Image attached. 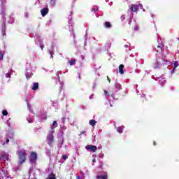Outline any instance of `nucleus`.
Returning <instances> with one entry per match:
<instances>
[{"instance_id": "1", "label": "nucleus", "mask_w": 179, "mask_h": 179, "mask_svg": "<svg viewBox=\"0 0 179 179\" xmlns=\"http://www.w3.org/2000/svg\"><path fill=\"white\" fill-rule=\"evenodd\" d=\"M26 156H27L26 151H22V150L18 151V160H17L18 166H22L23 163L26 162V160H27Z\"/></svg>"}, {"instance_id": "2", "label": "nucleus", "mask_w": 179, "mask_h": 179, "mask_svg": "<svg viewBox=\"0 0 179 179\" xmlns=\"http://www.w3.org/2000/svg\"><path fill=\"white\" fill-rule=\"evenodd\" d=\"M37 152H31L30 155H29V162L31 164H34V163H36V162H37Z\"/></svg>"}, {"instance_id": "3", "label": "nucleus", "mask_w": 179, "mask_h": 179, "mask_svg": "<svg viewBox=\"0 0 179 179\" xmlns=\"http://www.w3.org/2000/svg\"><path fill=\"white\" fill-rule=\"evenodd\" d=\"M54 141V135L50 133L48 136V144L49 146H52V142Z\"/></svg>"}, {"instance_id": "4", "label": "nucleus", "mask_w": 179, "mask_h": 179, "mask_svg": "<svg viewBox=\"0 0 179 179\" xmlns=\"http://www.w3.org/2000/svg\"><path fill=\"white\" fill-rule=\"evenodd\" d=\"M85 149L87 150H90L91 152H94L97 150V147L93 145H87L85 146Z\"/></svg>"}, {"instance_id": "5", "label": "nucleus", "mask_w": 179, "mask_h": 179, "mask_svg": "<svg viewBox=\"0 0 179 179\" xmlns=\"http://www.w3.org/2000/svg\"><path fill=\"white\" fill-rule=\"evenodd\" d=\"M1 160H9V155L5 152H3L0 156Z\"/></svg>"}, {"instance_id": "6", "label": "nucleus", "mask_w": 179, "mask_h": 179, "mask_svg": "<svg viewBox=\"0 0 179 179\" xmlns=\"http://www.w3.org/2000/svg\"><path fill=\"white\" fill-rule=\"evenodd\" d=\"M48 12H50V10L48 9V8H43L41 10V13L43 17H44L45 16H47V15L48 14Z\"/></svg>"}, {"instance_id": "7", "label": "nucleus", "mask_w": 179, "mask_h": 179, "mask_svg": "<svg viewBox=\"0 0 179 179\" xmlns=\"http://www.w3.org/2000/svg\"><path fill=\"white\" fill-rule=\"evenodd\" d=\"M130 10H131V12H138V5L131 4Z\"/></svg>"}, {"instance_id": "8", "label": "nucleus", "mask_w": 179, "mask_h": 179, "mask_svg": "<svg viewBox=\"0 0 179 179\" xmlns=\"http://www.w3.org/2000/svg\"><path fill=\"white\" fill-rule=\"evenodd\" d=\"M97 179H108V176L107 175V173H104L103 175H100V176H96Z\"/></svg>"}, {"instance_id": "9", "label": "nucleus", "mask_w": 179, "mask_h": 179, "mask_svg": "<svg viewBox=\"0 0 179 179\" xmlns=\"http://www.w3.org/2000/svg\"><path fill=\"white\" fill-rule=\"evenodd\" d=\"M152 66L154 69H157L159 68V61L157 59H155L152 63Z\"/></svg>"}, {"instance_id": "10", "label": "nucleus", "mask_w": 179, "mask_h": 179, "mask_svg": "<svg viewBox=\"0 0 179 179\" xmlns=\"http://www.w3.org/2000/svg\"><path fill=\"white\" fill-rule=\"evenodd\" d=\"M124 64H120L119 66V73H120V75H124Z\"/></svg>"}, {"instance_id": "11", "label": "nucleus", "mask_w": 179, "mask_h": 179, "mask_svg": "<svg viewBox=\"0 0 179 179\" xmlns=\"http://www.w3.org/2000/svg\"><path fill=\"white\" fill-rule=\"evenodd\" d=\"M38 83H34L33 86H32V90H38Z\"/></svg>"}, {"instance_id": "12", "label": "nucleus", "mask_w": 179, "mask_h": 179, "mask_svg": "<svg viewBox=\"0 0 179 179\" xmlns=\"http://www.w3.org/2000/svg\"><path fill=\"white\" fill-rule=\"evenodd\" d=\"M48 179H57V178L55 177V174H54V173H51Z\"/></svg>"}, {"instance_id": "13", "label": "nucleus", "mask_w": 179, "mask_h": 179, "mask_svg": "<svg viewBox=\"0 0 179 179\" xmlns=\"http://www.w3.org/2000/svg\"><path fill=\"white\" fill-rule=\"evenodd\" d=\"M105 26L106 29H110L111 23L110 22H105Z\"/></svg>"}, {"instance_id": "14", "label": "nucleus", "mask_w": 179, "mask_h": 179, "mask_svg": "<svg viewBox=\"0 0 179 179\" xmlns=\"http://www.w3.org/2000/svg\"><path fill=\"white\" fill-rule=\"evenodd\" d=\"M178 66V62L176 61L173 64V73L176 71V68Z\"/></svg>"}, {"instance_id": "15", "label": "nucleus", "mask_w": 179, "mask_h": 179, "mask_svg": "<svg viewBox=\"0 0 179 179\" xmlns=\"http://www.w3.org/2000/svg\"><path fill=\"white\" fill-rule=\"evenodd\" d=\"M90 125H91L92 127H94L96 125V120H90Z\"/></svg>"}, {"instance_id": "16", "label": "nucleus", "mask_w": 179, "mask_h": 179, "mask_svg": "<svg viewBox=\"0 0 179 179\" xmlns=\"http://www.w3.org/2000/svg\"><path fill=\"white\" fill-rule=\"evenodd\" d=\"M117 132H119V134H122V127H119L116 129Z\"/></svg>"}, {"instance_id": "17", "label": "nucleus", "mask_w": 179, "mask_h": 179, "mask_svg": "<svg viewBox=\"0 0 179 179\" xmlns=\"http://www.w3.org/2000/svg\"><path fill=\"white\" fill-rule=\"evenodd\" d=\"M70 65L72 66V65H75V64H76V59H71L70 60Z\"/></svg>"}, {"instance_id": "18", "label": "nucleus", "mask_w": 179, "mask_h": 179, "mask_svg": "<svg viewBox=\"0 0 179 179\" xmlns=\"http://www.w3.org/2000/svg\"><path fill=\"white\" fill-rule=\"evenodd\" d=\"M50 3L51 6H55V0H50Z\"/></svg>"}, {"instance_id": "19", "label": "nucleus", "mask_w": 179, "mask_h": 179, "mask_svg": "<svg viewBox=\"0 0 179 179\" xmlns=\"http://www.w3.org/2000/svg\"><path fill=\"white\" fill-rule=\"evenodd\" d=\"M49 54L50 55V58H52L54 55V50H49Z\"/></svg>"}, {"instance_id": "20", "label": "nucleus", "mask_w": 179, "mask_h": 179, "mask_svg": "<svg viewBox=\"0 0 179 179\" xmlns=\"http://www.w3.org/2000/svg\"><path fill=\"white\" fill-rule=\"evenodd\" d=\"M2 114H3V116L8 115V110H3L2 111Z\"/></svg>"}, {"instance_id": "21", "label": "nucleus", "mask_w": 179, "mask_h": 179, "mask_svg": "<svg viewBox=\"0 0 179 179\" xmlns=\"http://www.w3.org/2000/svg\"><path fill=\"white\" fill-rule=\"evenodd\" d=\"M3 59V53L0 51V61H2Z\"/></svg>"}, {"instance_id": "22", "label": "nucleus", "mask_w": 179, "mask_h": 179, "mask_svg": "<svg viewBox=\"0 0 179 179\" xmlns=\"http://www.w3.org/2000/svg\"><path fill=\"white\" fill-rule=\"evenodd\" d=\"M52 126H53V127H58V123H57V121H54V122H53Z\"/></svg>"}, {"instance_id": "23", "label": "nucleus", "mask_w": 179, "mask_h": 179, "mask_svg": "<svg viewBox=\"0 0 179 179\" xmlns=\"http://www.w3.org/2000/svg\"><path fill=\"white\" fill-rule=\"evenodd\" d=\"M62 159H63V160H66V159H68V155H64L62 156Z\"/></svg>"}, {"instance_id": "24", "label": "nucleus", "mask_w": 179, "mask_h": 179, "mask_svg": "<svg viewBox=\"0 0 179 179\" xmlns=\"http://www.w3.org/2000/svg\"><path fill=\"white\" fill-rule=\"evenodd\" d=\"M80 135H86V130L83 131L80 133Z\"/></svg>"}, {"instance_id": "25", "label": "nucleus", "mask_w": 179, "mask_h": 179, "mask_svg": "<svg viewBox=\"0 0 179 179\" xmlns=\"http://www.w3.org/2000/svg\"><path fill=\"white\" fill-rule=\"evenodd\" d=\"M6 78H10V73H7L6 74Z\"/></svg>"}, {"instance_id": "26", "label": "nucleus", "mask_w": 179, "mask_h": 179, "mask_svg": "<svg viewBox=\"0 0 179 179\" xmlns=\"http://www.w3.org/2000/svg\"><path fill=\"white\" fill-rule=\"evenodd\" d=\"M28 122H29V124H31V123L33 122V119H31V118L29 119V120H28Z\"/></svg>"}, {"instance_id": "27", "label": "nucleus", "mask_w": 179, "mask_h": 179, "mask_svg": "<svg viewBox=\"0 0 179 179\" xmlns=\"http://www.w3.org/2000/svg\"><path fill=\"white\" fill-rule=\"evenodd\" d=\"M104 94L105 96H108V92H107L106 90H104Z\"/></svg>"}, {"instance_id": "28", "label": "nucleus", "mask_w": 179, "mask_h": 179, "mask_svg": "<svg viewBox=\"0 0 179 179\" xmlns=\"http://www.w3.org/2000/svg\"><path fill=\"white\" fill-rule=\"evenodd\" d=\"M26 78H27V79H30V75L26 74Z\"/></svg>"}, {"instance_id": "29", "label": "nucleus", "mask_w": 179, "mask_h": 179, "mask_svg": "<svg viewBox=\"0 0 179 179\" xmlns=\"http://www.w3.org/2000/svg\"><path fill=\"white\" fill-rule=\"evenodd\" d=\"M6 144L9 143V138H7V139L6 140Z\"/></svg>"}, {"instance_id": "30", "label": "nucleus", "mask_w": 179, "mask_h": 179, "mask_svg": "<svg viewBox=\"0 0 179 179\" xmlns=\"http://www.w3.org/2000/svg\"><path fill=\"white\" fill-rule=\"evenodd\" d=\"M157 48H159V51H162V47L160 45H157Z\"/></svg>"}, {"instance_id": "31", "label": "nucleus", "mask_w": 179, "mask_h": 179, "mask_svg": "<svg viewBox=\"0 0 179 179\" xmlns=\"http://www.w3.org/2000/svg\"><path fill=\"white\" fill-rule=\"evenodd\" d=\"M107 78H108V83H110L111 82V80H110V78H108V76H107Z\"/></svg>"}, {"instance_id": "32", "label": "nucleus", "mask_w": 179, "mask_h": 179, "mask_svg": "<svg viewBox=\"0 0 179 179\" xmlns=\"http://www.w3.org/2000/svg\"><path fill=\"white\" fill-rule=\"evenodd\" d=\"M76 179H80V176H76Z\"/></svg>"}, {"instance_id": "33", "label": "nucleus", "mask_w": 179, "mask_h": 179, "mask_svg": "<svg viewBox=\"0 0 179 179\" xmlns=\"http://www.w3.org/2000/svg\"><path fill=\"white\" fill-rule=\"evenodd\" d=\"M92 10H93L94 12H96V10H97V9H96V8H92Z\"/></svg>"}, {"instance_id": "34", "label": "nucleus", "mask_w": 179, "mask_h": 179, "mask_svg": "<svg viewBox=\"0 0 179 179\" xmlns=\"http://www.w3.org/2000/svg\"><path fill=\"white\" fill-rule=\"evenodd\" d=\"M41 50H43V48H44V46L43 45H41Z\"/></svg>"}, {"instance_id": "35", "label": "nucleus", "mask_w": 179, "mask_h": 179, "mask_svg": "<svg viewBox=\"0 0 179 179\" xmlns=\"http://www.w3.org/2000/svg\"><path fill=\"white\" fill-rule=\"evenodd\" d=\"M153 145H154V146H156V142L155 141H153Z\"/></svg>"}, {"instance_id": "36", "label": "nucleus", "mask_w": 179, "mask_h": 179, "mask_svg": "<svg viewBox=\"0 0 179 179\" xmlns=\"http://www.w3.org/2000/svg\"><path fill=\"white\" fill-rule=\"evenodd\" d=\"M121 19H125V17H124V15H122V16L121 17Z\"/></svg>"}, {"instance_id": "37", "label": "nucleus", "mask_w": 179, "mask_h": 179, "mask_svg": "<svg viewBox=\"0 0 179 179\" xmlns=\"http://www.w3.org/2000/svg\"><path fill=\"white\" fill-rule=\"evenodd\" d=\"M125 48H128V45H124Z\"/></svg>"}, {"instance_id": "38", "label": "nucleus", "mask_w": 179, "mask_h": 179, "mask_svg": "<svg viewBox=\"0 0 179 179\" xmlns=\"http://www.w3.org/2000/svg\"><path fill=\"white\" fill-rule=\"evenodd\" d=\"M80 174H83V171H80Z\"/></svg>"}, {"instance_id": "39", "label": "nucleus", "mask_w": 179, "mask_h": 179, "mask_svg": "<svg viewBox=\"0 0 179 179\" xmlns=\"http://www.w3.org/2000/svg\"><path fill=\"white\" fill-rule=\"evenodd\" d=\"M92 162H93V163H94V162H96V159H94L92 160Z\"/></svg>"}, {"instance_id": "40", "label": "nucleus", "mask_w": 179, "mask_h": 179, "mask_svg": "<svg viewBox=\"0 0 179 179\" xmlns=\"http://www.w3.org/2000/svg\"><path fill=\"white\" fill-rule=\"evenodd\" d=\"M92 96H93V95H92L91 96H90V99H92Z\"/></svg>"}, {"instance_id": "41", "label": "nucleus", "mask_w": 179, "mask_h": 179, "mask_svg": "<svg viewBox=\"0 0 179 179\" xmlns=\"http://www.w3.org/2000/svg\"><path fill=\"white\" fill-rule=\"evenodd\" d=\"M157 52H159V50H157Z\"/></svg>"}]
</instances>
